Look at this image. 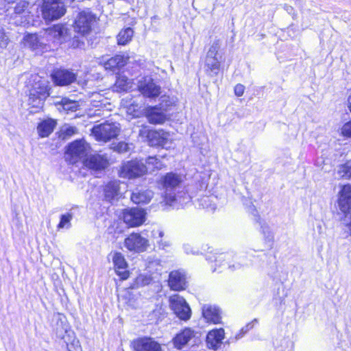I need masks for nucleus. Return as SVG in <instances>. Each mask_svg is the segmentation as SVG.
Segmentation results:
<instances>
[{
    "label": "nucleus",
    "mask_w": 351,
    "mask_h": 351,
    "mask_svg": "<svg viewBox=\"0 0 351 351\" xmlns=\"http://www.w3.org/2000/svg\"><path fill=\"white\" fill-rule=\"evenodd\" d=\"M34 81L29 90L28 104L33 108H41L49 95L48 82L38 76L35 77Z\"/></svg>",
    "instance_id": "nucleus-1"
},
{
    "label": "nucleus",
    "mask_w": 351,
    "mask_h": 351,
    "mask_svg": "<svg viewBox=\"0 0 351 351\" xmlns=\"http://www.w3.org/2000/svg\"><path fill=\"white\" fill-rule=\"evenodd\" d=\"M119 132V125L117 123L110 122L95 125L91 130V134L96 141L105 143L116 138Z\"/></svg>",
    "instance_id": "nucleus-2"
},
{
    "label": "nucleus",
    "mask_w": 351,
    "mask_h": 351,
    "mask_svg": "<svg viewBox=\"0 0 351 351\" xmlns=\"http://www.w3.org/2000/svg\"><path fill=\"white\" fill-rule=\"evenodd\" d=\"M90 150V147L86 141H75L68 146L65 158L70 163L75 164L80 160H85Z\"/></svg>",
    "instance_id": "nucleus-3"
},
{
    "label": "nucleus",
    "mask_w": 351,
    "mask_h": 351,
    "mask_svg": "<svg viewBox=\"0 0 351 351\" xmlns=\"http://www.w3.org/2000/svg\"><path fill=\"white\" fill-rule=\"evenodd\" d=\"M147 172V166L141 160H131L124 162L119 171L121 178L134 179L145 175Z\"/></svg>",
    "instance_id": "nucleus-4"
},
{
    "label": "nucleus",
    "mask_w": 351,
    "mask_h": 351,
    "mask_svg": "<svg viewBox=\"0 0 351 351\" xmlns=\"http://www.w3.org/2000/svg\"><path fill=\"white\" fill-rule=\"evenodd\" d=\"M42 12L45 19L53 21L62 16L66 9L64 3L58 0H44Z\"/></svg>",
    "instance_id": "nucleus-5"
},
{
    "label": "nucleus",
    "mask_w": 351,
    "mask_h": 351,
    "mask_svg": "<svg viewBox=\"0 0 351 351\" xmlns=\"http://www.w3.org/2000/svg\"><path fill=\"white\" fill-rule=\"evenodd\" d=\"M169 305L176 316L184 321H187L191 316V311L185 299L175 294L169 298Z\"/></svg>",
    "instance_id": "nucleus-6"
},
{
    "label": "nucleus",
    "mask_w": 351,
    "mask_h": 351,
    "mask_svg": "<svg viewBox=\"0 0 351 351\" xmlns=\"http://www.w3.org/2000/svg\"><path fill=\"white\" fill-rule=\"evenodd\" d=\"M95 19V15L89 11L84 10L80 12L75 21V31L82 35L87 34L90 32Z\"/></svg>",
    "instance_id": "nucleus-7"
},
{
    "label": "nucleus",
    "mask_w": 351,
    "mask_h": 351,
    "mask_svg": "<svg viewBox=\"0 0 351 351\" xmlns=\"http://www.w3.org/2000/svg\"><path fill=\"white\" fill-rule=\"evenodd\" d=\"M123 221L130 227H137L142 225L146 219V212L139 208L124 209L122 212Z\"/></svg>",
    "instance_id": "nucleus-8"
},
{
    "label": "nucleus",
    "mask_w": 351,
    "mask_h": 351,
    "mask_svg": "<svg viewBox=\"0 0 351 351\" xmlns=\"http://www.w3.org/2000/svg\"><path fill=\"white\" fill-rule=\"evenodd\" d=\"M124 246L131 252H143L149 246L148 240L138 233H131L125 239Z\"/></svg>",
    "instance_id": "nucleus-9"
},
{
    "label": "nucleus",
    "mask_w": 351,
    "mask_h": 351,
    "mask_svg": "<svg viewBox=\"0 0 351 351\" xmlns=\"http://www.w3.org/2000/svg\"><path fill=\"white\" fill-rule=\"evenodd\" d=\"M138 88L143 96L149 98L157 97L160 94V86L157 85L149 76L144 77L139 80Z\"/></svg>",
    "instance_id": "nucleus-10"
},
{
    "label": "nucleus",
    "mask_w": 351,
    "mask_h": 351,
    "mask_svg": "<svg viewBox=\"0 0 351 351\" xmlns=\"http://www.w3.org/2000/svg\"><path fill=\"white\" fill-rule=\"evenodd\" d=\"M67 32L68 29L64 25L58 24L47 29L44 35L48 42L60 45L65 40Z\"/></svg>",
    "instance_id": "nucleus-11"
},
{
    "label": "nucleus",
    "mask_w": 351,
    "mask_h": 351,
    "mask_svg": "<svg viewBox=\"0 0 351 351\" xmlns=\"http://www.w3.org/2000/svg\"><path fill=\"white\" fill-rule=\"evenodd\" d=\"M134 351H161V346L151 337H140L132 342Z\"/></svg>",
    "instance_id": "nucleus-12"
},
{
    "label": "nucleus",
    "mask_w": 351,
    "mask_h": 351,
    "mask_svg": "<svg viewBox=\"0 0 351 351\" xmlns=\"http://www.w3.org/2000/svg\"><path fill=\"white\" fill-rule=\"evenodd\" d=\"M184 177L181 174L173 172L166 173L160 178V184L166 192L171 191L178 187L183 182Z\"/></svg>",
    "instance_id": "nucleus-13"
},
{
    "label": "nucleus",
    "mask_w": 351,
    "mask_h": 351,
    "mask_svg": "<svg viewBox=\"0 0 351 351\" xmlns=\"http://www.w3.org/2000/svg\"><path fill=\"white\" fill-rule=\"evenodd\" d=\"M338 204L343 213L347 214L351 211V185L342 186L339 193Z\"/></svg>",
    "instance_id": "nucleus-14"
},
{
    "label": "nucleus",
    "mask_w": 351,
    "mask_h": 351,
    "mask_svg": "<svg viewBox=\"0 0 351 351\" xmlns=\"http://www.w3.org/2000/svg\"><path fill=\"white\" fill-rule=\"evenodd\" d=\"M112 262L116 273L122 280H126L130 276L128 270V263L124 256L121 252H114L112 256Z\"/></svg>",
    "instance_id": "nucleus-15"
},
{
    "label": "nucleus",
    "mask_w": 351,
    "mask_h": 351,
    "mask_svg": "<svg viewBox=\"0 0 351 351\" xmlns=\"http://www.w3.org/2000/svg\"><path fill=\"white\" fill-rule=\"evenodd\" d=\"M83 162L86 167L93 170L104 169L109 165L107 157L100 154L90 156L84 160Z\"/></svg>",
    "instance_id": "nucleus-16"
},
{
    "label": "nucleus",
    "mask_w": 351,
    "mask_h": 351,
    "mask_svg": "<svg viewBox=\"0 0 351 351\" xmlns=\"http://www.w3.org/2000/svg\"><path fill=\"white\" fill-rule=\"evenodd\" d=\"M54 83L58 86H66L76 80V75L68 70L60 69L54 72L52 75Z\"/></svg>",
    "instance_id": "nucleus-17"
},
{
    "label": "nucleus",
    "mask_w": 351,
    "mask_h": 351,
    "mask_svg": "<svg viewBox=\"0 0 351 351\" xmlns=\"http://www.w3.org/2000/svg\"><path fill=\"white\" fill-rule=\"evenodd\" d=\"M225 332L223 328L210 330L206 337V343L209 348L214 350L219 349L224 339Z\"/></svg>",
    "instance_id": "nucleus-18"
},
{
    "label": "nucleus",
    "mask_w": 351,
    "mask_h": 351,
    "mask_svg": "<svg viewBox=\"0 0 351 351\" xmlns=\"http://www.w3.org/2000/svg\"><path fill=\"white\" fill-rule=\"evenodd\" d=\"M144 113L149 122L153 124H161L167 120L164 111L158 106L148 107Z\"/></svg>",
    "instance_id": "nucleus-19"
},
{
    "label": "nucleus",
    "mask_w": 351,
    "mask_h": 351,
    "mask_svg": "<svg viewBox=\"0 0 351 351\" xmlns=\"http://www.w3.org/2000/svg\"><path fill=\"white\" fill-rule=\"evenodd\" d=\"M186 278L183 273L179 271H171L169 278V285L174 291H180L186 287Z\"/></svg>",
    "instance_id": "nucleus-20"
},
{
    "label": "nucleus",
    "mask_w": 351,
    "mask_h": 351,
    "mask_svg": "<svg viewBox=\"0 0 351 351\" xmlns=\"http://www.w3.org/2000/svg\"><path fill=\"white\" fill-rule=\"evenodd\" d=\"M194 337V331L190 328H185L173 339V345L176 348L182 349Z\"/></svg>",
    "instance_id": "nucleus-21"
},
{
    "label": "nucleus",
    "mask_w": 351,
    "mask_h": 351,
    "mask_svg": "<svg viewBox=\"0 0 351 351\" xmlns=\"http://www.w3.org/2000/svg\"><path fill=\"white\" fill-rule=\"evenodd\" d=\"M129 60V56L118 54L108 60L104 64L106 70L114 71L124 66Z\"/></svg>",
    "instance_id": "nucleus-22"
},
{
    "label": "nucleus",
    "mask_w": 351,
    "mask_h": 351,
    "mask_svg": "<svg viewBox=\"0 0 351 351\" xmlns=\"http://www.w3.org/2000/svg\"><path fill=\"white\" fill-rule=\"evenodd\" d=\"M202 315L208 322L219 324L221 315L219 308L211 305H204L202 308Z\"/></svg>",
    "instance_id": "nucleus-23"
},
{
    "label": "nucleus",
    "mask_w": 351,
    "mask_h": 351,
    "mask_svg": "<svg viewBox=\"0 0 351 351\" xmlns=\"http://www.w3.org/2000/svg\"><path fill=\"white\" fill-rule=\"evenodd\" d=\"M23 45L33 51L42 49L45 45L43 38L36 34H27L23 39Z\"/></svg>",
    "instance_id": "nucleus-24"
},
{
    "label": "nucleus",
    "mask_w": 351,
    "mask_h": 351,
    "mask_svg": "<svg viewBox=\"0 0 351 351\" xmlns=\"http://www.w3.org/2000/svg\"><path fill=\"white\" fill-rule=\"evenodd\" d=\"M153 192L150 190H136L131 195V200L136 204H147L153 197Z\"/></svg>",
    "instance_id": "nucleus-25"
},
{
    "label": "nucleus",
    "mask_w": 351,
    "mask_h": 351,
    "mask_svg": "<svg viewBox=\"0 0 351 351\" xmlns=\"http://www.w3.org/2000/svg\"><path fill=\"white\" fill-rule=\"evenodd\" d=\"M148 137L153 144L164 147L170 138V134L163 130L150 131Z\"/></svg>",
    "instance_id": "nucleus-26"
},
{
    "label": "nucleus",
    "mask_w": 351,
    "mask_h": 351,
    "mask_svg": "<svg viewBox=\"0 0 351 351\" xmlns=\"http://www.w3.org/2000/svg\"><path fill=\"white\" fill-rule=\"evenodd\" d=\"M56 121L52 119H48L41 121L37 126L38 135L41 138L47 137L54 130Z\"/></svg>",
    "instance_id": "nucleus-27"
},
{
    "label": "nucleus",
    "mask_w": 351,
    "mask_h": 351,
    "mask_svg": "<svg viewBox=\"0 0 351 351\" xmlns=\"http://www.w3.org/2000/svg\"><path fill=\"white\" fill-rule=\"evenodd\" d=\"M152 237L156 240L159 248L162 250H166L171 246V242L169 239L164 237V232L162 230L157 228L154 229L152 232Z\"/></svg>",
    "instance_id": "nucleus-28"
},
{
    "label": "nucleus",
    "mask_w": 351,
    "mask_h": 351,
    "mask_svg": "<svg viewBox=\"0 0 351 351\" xmlns=\"http://www.w3.org/2000/svg\"><path fill=\"white\" fill-rule=\"evenodd\" d=\"M119 193V183L117 181H112L108 183L104 188L105 198L108 201H112Z\"/></svg>",
    "instance_id": "nucleus-29"
},
{
    "label": "nucleus",
    "mask_w": 351,
    "mask_h": 351,
    "mask_svg": "<svg viewBox=\"0 0 351 351\" xmlns=\"http://www.w3.org/2000/svg\"><path fill=\"white\" fill-rule=\"evenodd\" d=\"M134 36V31L132 28L128 27L121 30L117 36V43L119 45H125L129 43Z\"/></svg>",
    "instance_id": "nucleus-30"
},
{
    "label": "nucleus",
    "mask_w": 351,
    "mask_h": 351,
    "mask_svg": "<svg viewBox=\"0 0 351 351\" xmlns=\"http://www.w3.org/2000/svg\"><path fill=\"white\" fill-rule=\"evenodd\" d=\"M163 156H149L146 160L147 168V171H154L156 169H161L165 165L162 162L161 158H162Z\"/></svg>",
    "instance_id": "nucleus-31"
},
{
    "label": "nucleus",
    "mask_w": 351,
    "mask_h": 351,
    "mask_svg": "<svg viewBox=\"0 0 351 351\" xmlns=\"http://www.w3.org/2000/svg\"><path fill=\"white\" fill-rule=\"evenodd\" d=\"M131 88L132 83L125 76H119L114 84V88L117 91H126Z\"/></svg>",
    "instance_id": "nucleus-32"
},
{
    "label": "nucleus",
    "mask_w": 351,
    "mask_h": 351,
    "mask_svg": "<svg viewBox=\"0 0 351 351\" xmlns=\"http://www.w3.org/2000/svg\"><path fill=\"white\" fill-rule=\"evenodd\" d=\"M206 66L207 70L215 75H217L220 69V58H206Z\"/></svg>",
    "instance_id": "nucleus-33"
},
{
    "label": "nucleus",
    "mask_w": 351,
    "mask_h": 351,
    "mask_svg": "<svg viewBox=\"0 0 351 351\" xmlns=\"http://www.w3.org/2000/svg\"><path fill=\"white\" fill-rule=\"evenodd\" d=\"M57 104L60 105L62 109L66 112L76 111L78 108V104L75 101L70 100L67 98H62Z\"/></svg>",
    "instance_id": "nucleus-34"
},
{
    "label": "nucleus",
    "mask_w": 351,
    "mask_h": 351,
    "mask_svg": "<svg viewBox=\"0 0 351 351\" xmlns=\"http://www.w3.org/2000/svg\"><path fill=\"white\" fill-rule=\"evenodd\" d=\"M77 132V130L75 127L64 125L60 130V136L63 139L69 138L73 134H76Z\"/></svg>",
    "instance_id": "nucleus-35"
},
{
    "label": "nucleus",
    "mask_w": 351,
    "mask_h": 351,
    "mask_svg": "<svg viewBox=\"0 0 351 351\" xmlns=\"http://www.w3.org/2000/svg\"><path fill=\"white\" fill-rule=\"evenodd\" d=\"M338 174L341 178H351V161L339 166Z\"/></svg>",
    "instance_id": "nucleus-36"
},
{
    "label": "nucleus",
    "mask_w": 351,
    "mask_h": 351,
    "mask_svg": "<svg viewBox=\"0 0 351 351\" xmlns=\"http://www.w3.org/2000/svg\"><path fill=\"white\" fill-rule=\"evenodd\" d=\"M176 99L165 96L162 97V101L160 104L159 108L162 110V111H167L171 106L176 105Z\"/></svg>",
    "instance_id": "nucleus-37"
},
{
    "label": "nucleus",
    "mask_w": 351,
    "mask_h": 351,
    "mask_svg": "<svg viewBox=\"0 0 351 351\" xmlns=\"http://www.w3.org/2000/svg\"><path fill=\"white\" fill-rule=\"evenodd\" d=\"M73 216L70 213H66L61 215L60 221L58 225V229L69 228L71 226V220Z\"/></svg>",
    "instance_id": "nucleus-38"
},
{
    "label": "nucleus",
    "mask_w": 351,
    "mask_h": 351,
    "mask_svg": "<svg viewBox=\"0 0 351 351\" xmlns=\"http://www.w3.org/2000/svg\"><path fill=\"white\" fill-rule=\"evenodd\" d=\"M90 102L94 106H101L104 104L105 97L101 95L99 93L93 92L90 95Z\"/></svg>",
    "instance_id": "nucleus-39"
},
{
    "label": "nucleus",
    "mask_w": 351,
    "mask_h": 351,
    "mask_svg": "<svg viewBox=\"0 0 351 351\" xmlns=\"http://www.w3.org/2000/svg\"><path fill=\"white\" fill-rule=\"evenodd\" d=\"M220 49L219 42L214 43L209 48L206 58H219L218 52Z\"/></svg>",
    "instance_id": "nucleus-40"
},
{
    "label": "nucleus",
    "mask_w": 351,
    "mask_h": 351,
    "mask_svg": "<svg viewBox=\"0 0 351 351\" xmlns=\"http://www.w3.org/2000/svg\"><path fill=\"white\" fill-rule=\"evenodd\" d=\"M152 281V278L145 274H140L136 278V284L138 287H143L149 285Z\"/></svg>",
    "instance_id": "nucleus-41"
},
{
    "label": "nucleus",
    "mask_w": 351,
    "mask_h": 351,
    "mask_svg": "<svg viewBox=\"0 0 351 351\" xmlns=\"http://www.w3.org/2000/svg\"><path fill=\"white\" fill-rule=\"evenodd\" d=\"M132 145L125 142H119L114 147V150L119 153H125L130 150Z\"/></svg>",
    "instance_id": "nucleus-42"
},
{
    "label": "nucleus",
    "mask_w": 351,
    "mask_h": 351,
    "mask_svg": "<svg viewBox=\"0 0 351 351\" xmlns=\"http://www.w3.org/2000/svg\"><path fill=\"white\" fill-rule=\"evenodd\" d=\"M340 133L343 136L351 137V121L343 125L341 128Z\"/></svg>",
    "instance_id": "nucleus-43"
},
{
    "label": "nucleus",
    "mask_w": 351,
    "mask_h": 351,
    "mask_svg": "<svg viewBox=\"0 0 351 351\" xmlns=\"http://www.w3.org/2000/svg\"><path fill=\"white\" fill-rule=\"evenodd\" d=\"M9 43V38L5 34L4 29L0 27V48H5Z\"/></svg>",
    "instance_id": "nucleus-44"
},
{
    "label": "nucleus",
    "mask_w": 351,
    "mask_h": 351,
    "mask_svg": "<svg viewBox=\"0 0 351 351\" xmlns=\"http://www.w3.org/2000/svg\"><path fill=\"white\" fill-rule=\"evenodd\" d=\"M210 199L208 197H204L199 199V204L204 208H207V209L210 208L211 210H215V205H211L210 204Z\"/></svg>",
    "instance_id": "nucleus-45"
},
{
    "label": "nucleus",
    "mask_w": 351,
    "mask_h": 351,
    "mask_svg": "<svg viewBox=\"0 0 351 351\" xmlns=\"http://www.w3.org/2000/svg\"><path fill=\"white\" fill-rule=\"evenodd\" d=\"M256 322H257V321L256 319H254L252 323H249L244 328H243L240 333L235 336V340H238L239 339L241 338L245 333H246L248 330L253 328L254 323Z\"/></svg>",
    "instance_id": "nucleus-46"
},
{
    "label": "nucleus",
    "mask_w": 351,
    "mask_h": 351,
    "mask_svg": "<svg viewBox=\"0 0 351 351\" xmlns=\"http://www.w3.org/2000/svg\"><path fill=\"white\" fill-rule=\"evenodd\" d=\"M28 3L25 1L19 2L14 8V12L16 14H21L25 12L27 8Z\"/></svg>",
    "instance_id": "nucleus-47"
},
{
    "label": "nucleus",
    "mask_w": 351,
    "mask_h": 351,
    "mask_svg": "<svg viewBox=\"0 0 351 351\" xmlns=\"http://www.w3.org/2000/svg\"><path fill=\"white\" fill-rule=\"evenodd\" d=\"M137 107V105L134 106V104H132L128 108L127 112L128 114H132L133 117H138L140 113L138 109H136V108Z\"/></svg>",
    "instance_id": "nucleus-48"
},
{
    "label": "nucleus",
    "mask_w": 351,
    "mask_h": 351,
    "mask_svg": "<svg viewBox=\"0 0 351 351\" xmlns=\"http://www.w3.org/2000/svg\"><path fill=\"white\" fill-rule=\"evenodd\" d=\"M245 87L241 84H238L234 87V93L237 96H242L244 93Z\"/></svg>",
    "instance_id": "nucleus-49"
},
{
    "label": "nucleus",
    "mask_w": 351,
    "mask_h": 351,
    "mask_svg": "<svg viewBox=\"0 0 351 351\" xmlns=\"http://www.w3.org/2000/svg\"><path fill=\"white\" fill-rule=\"evenodd\" d=\"M165 199L166 200L167 204H171V203H173L174 202L175 196L171 194H170L169 195H167V194H166Z\"/></svg>",
    "instance_id": "nucleus-50"
},
{
    "label": "nucleus",
    "mask_w": 351,
    "mask_h": 351,
    "mask_svg": "<svg viewBox=\"0 0 351 351\" xmlns=\"http://www.w3.org/2000/svg\"><path fill=\"white\" fill-rule=\"evenodd\" d=\"M226 255L225 254H219L217 258H215V261L218 262L221 261V260H223Z\"/></svg>",
    "instance_id": "nucleus-51"
},
{
    "label": "nucleus",
    "mask_w": 351,
    "mask_h": 351,
    "mask_svg": "<svg viewBox=\"0 0 351 351\" xmlns=\"http://www.w3.org/2000/svg\"><path fill=\"white\" fill-rule=\"evenodd\" d=\"M73 346V344L71 345V346H68V349H69V351H81V348L80 346L75 348L74 349V350H72V346Z\"/></svg>",
    "instance_id": "nucleus-52"
},
{
    "label": "nucleus",
    "mask_w": 351,
    "mask_h": 351,
    "mask_svg": "<svg viewBox=\"0 0 351 351\" xmlns=\"http://www.w3.org/2000/svg\"><path fill=\"white\" fill-rule=\"evenodd\" d=\"M348 107L351 112V94L349 95L348 98Z\"/></svg>",
    "instance_id": "nucleus-53"
},
{
    "label": "nucleus",
    "mask_w": 351,
    "mask_h": 351,
    "mask_svg": "<svg viewBox=\"0 0 351 351\" xmlns=\"http://www.w3.org/2000/svg\"><path fill=\"white\" fill-rule=\"evenodd\" d=\"M348 228V231L350 232V234H351V222L349 223Z\"/></svg>",
    "instance_id": "nucleus-54"
},
{
    "label": "nucleus",
    "mask_w": 351,
    "mask_h": 351,
    "mask_svg": "<svg viewBox=\"0 0 351 351\" xmlns=\"http://www.w3.org/2000/svg\"><path fill=\"white\" fill-rule=\"evenodd\" d=\"M188 247H189L188 245H185V246H184L186 252L187 253H189V251Z\"/></svg>",
    "instance_id": "nucleus-55"
},
{
    "label": "nucleus",
    "mask_w": 351,
    "mask_h": 351,
    "mask_svg": "<svg viewBox=\"0 0 351 351\" xmlns=\"http://www.w3.org/2000/svg\"><path fill=\"white\" fill-rule=\"evenodd\" d=\"M65 2H73L74 0H64Z\"/></svg>",
    "instance_id": "nucleus-56"
}]
</instances>
